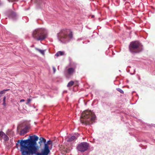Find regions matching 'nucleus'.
Listing matches in <instances>:
<instances>
[{
    "label": "nucleus",
    "instance_id": "4",
    "mask_svg": "<svg viewBox=\"0 0 155 155\" xmlns=\"http://www.w3.org/2000/svg\"><path fill=\"white\" fill-rule=\"evenodd\" d=\"M58 36L61 40L68 41L73 38L72 32L69 30H62L58 34Z\"/></svg>",
    "mask_w": 155,
    "mask_h": 155
},
{
    "label": "nucleus",
    "instance_id": "23",
    "mask_svg": "<svg viewBox=\"0 0 155 155\" xmlns=\"http://www.w3.org/2000/svg\"><path fill=\"white\" fill-rule=\"evenodd\" d=\"M5 99H6V97H5V96L3 98V102H5Z\"/></svg>",
    "mask_w": 155,
    "mask_h": 155
},
{
    "label": "nucleus",
    "instance_id": "2",
    "mask_svg": "<svg viewBox=\"0 0 155 155\" xmlns=\"http://www.w3.org/2000/svg\"><path fill=\"white\" fill-rule=\"evenodd\" d=\"M95 117L94 113L91 111H85L81 114V122L85 125H90L94 122Z\"/></svg>",
    "mask_w": 155,
    "mask_h": 155
},
{
    "label": "nucleus",
    "instance_id": "18",
    "mask_svg": "<svg viewBox=\"0 0 155 155\" xmlns=\"http://www.w3.org/2000/svg\"><path fill=\"white\" fill-rule=\"evenodd\" d=\"M8 90V89H6L5 90H2V91H0V97H1L2 94H4L5 91H7Z\"/></svg>",
    "mask_w": 155,
    "mask_h": 155
},
{
    "label": "nucleus",
    "instance_id": "16",
    "mask_svg": "<svg viewBox=\"0 0 155 155\" xmlns=\"http://www.w3.org/2000/svg\"><path fill=\"white\" fill-rule=\"evenodd\" d=\"M74 82L73 81H71L69 82L67 85V86L68 87H71L74 84Z\"/></svg>",
    "mask_w": 155,
    "mask_h": 155
},
{
    "label": "nucleus",
    "instance_id": "10",
    "mask_svg": "<svg viewBox=\"0 0 155 155\" xmlns=\"http://www.w3.org/2000/svg\"><path fill=\"white\" fill-rule=\"evenodd\" d=\"M37 148L38 147L36 146V145L33 148L34 150L35 151V153L33 154V155L34 154H36V155H48L49 153H46V154H44V151L43 150H41V153H40L37 152Z\"/></svg>",
    "mask_w": 155,
    "mask_h": 155
},
{
    "label": "nucleus",
    "instance_id": "9",
    "mask_svg": "<svg viewBox=\"0 0 155 155\" xmlns=\"http://www.w3.org/2000/svg\"><path fill=\"white\" fill-rule=\"evenodd\" d=\"M2 139L6 141L9 140V138L2 131H0V140H2Z\"/></svg>",
    "mask_w": 155,
    "mask_h": 155
},
{
    "label": "nucleus",
    "instance_id": "24",
    "mask_svg": "<svg viewBox=\"0 0 155 155\" xmlns=\"http://www.w3.org/2000/svg\"><path fill=\"white\" fill-rule=\"evenodd\" d=\"M24 101H25V100L23 99H21L20 101V102H24Z\"/></svg>",
    "mask_w": 155,
    "mask_h": 155
},
{
    "label": "nucleus",
    "instance_id": "12",
    "mask_svg": "<svg viewBox=\"0 0 155 155\" xmlns=\"http://www.w3.org/2000/svg\"><path fill=\"white\" fill-rule=\"evenodd\" d=\"M40 141L38 142V143L40 144V147H41L42 143H43L45 144L46 142V140L43 137H41L39 138Z\"/></svg>",
    "mask_w": 155,
    "mask_h": 155
},
{
    "label": "nucleus",
    "instance_id": "8",
    "mask_svg": "<svg viewBox=\"0 0 155 155\" xmlns=\"http://www.w3.org/2000/svg\"><path fill=\"white\" fill-rule=\"evenodd\" d=\"M52 141L50 140H48L47 142H45L44 145L43 149L41 150L44 151V154H46V153H50V150L48 145H51L52 147Z\"/></svg>",
    "mask_w": 155,
    "mask_h": 155
},
{
    "label": "nucleus",
    "instance_id": "25",
    "mask_svg": "<svg viewBox=\"0 0 155 155\" xmlns=\"http://www.w3.org/2000/svg\"><path fill=\"white\" fill-rule=\"evenodd\" d=\"M3 105H5V102H3Z\"/></svg>",
    "mask_w": 155,
    "mask_h": 155
},
{
    "label": "nucleus",
    "instance_id": "21",
    "mask_svg": "<svg viewBox=\"0 0 155 155\" xmlns=\"http://www.w3.org/2000/svg\"><path fill=\"white\" fill-rule=\"evenodd\" d=\"M8 1L9 2H15V1H17L18 0H8Z\"/></svg>",
    "mask_w": 155,
    "mask_h": 155
},
{
    "label": "nucleus",
    "instance_id": "17",
    "mask_svg": "<svg viewBox=\"0 0 155 155\" xmlns=\"http://www.w3.org/2000/svg\"><path fill=\"white\" fill-rule=\"evenodd\" d=\"M35 49L37 51H38L41 54L44 55L45 54V52L44 50H41V49H40L38 48H35Z\"/></svg>",
    "mask_w": 155,
    "mask_h": 155
},
{
    "label": "nucleus",
    "instance_id": "3",
    "mask_svg": "<svg viewBox=\"0 0 155 155\" xmlns=\"http://www.w3.org/2000/svg\"><path fill=\"white\" fill-rule=\"evenodd\" d=\"M32 37L37 41H42L47 37L46 30L43 28H38L33 31Z\"/></svg>",
    "mask_w": 155,
    "mask_h": 155
},
{
    "label": "nucleus",
    "instance_id": "20",
    "mask_svg": "<svg viewBox=\"0 0 155 155\" xmlns=\"http://www.w3.org/2000/svg\"><path fill=\"white\" fill-rule=\"evenodd\" d=\"M31 99H28L27 100V102L26 103V104H28L29 103L31 102Z\"/></svg>",
    "mask_w": 155,
    "mask_h": 155
},
{
    "label": "nucleus",
    "instance_id": "15",
    "mask_svg": "<svg viewBox=\"0 0 155 155\" xmlns=\"http://www.w3.org/2000/svg\"><path fill=\"white\" fill-rule=\"evenodd\" d=\"M76 137L75 136H73L69 137L67 140L68 142L72 141L76 139Z\"/></svg>",
    "mask_w": 155,
    "mask_h": 155
},
{
    "label": "nucleus",
    "instance_id": "7",
    "mask_svg": "<svg viewBox=\"0 0 155 155\" xmlns=\"http://www.w3.org/2000/svg\"><path fill=\"white\" fill-rule=\"evenodd\" d=\"M6 15L9 19L13 20H16L18 18L17 14L11 9L9 10L6 12Z\"/></svg>",
    "mask_w": 155,
    "mask_h": 155
},
{
    "label": "nucleus",
    "instance_id": "22",
    "mask_svg": "<svg viewBox=\"0 0 155 155\" xmlns=\"http://www.w3.org/2000/svg\"><path fill=\"white\" fill-rule=\"evenodd\" d=\"M52 68L53 70L54 73L56 71V69L54 67H53Z\"/></svg>",
    "mask_w": 155,
    "mask_h": 155
},
{
    "label": "nucleus",
    "instance_id": "13",
    "mask_svg": "<svg viewBox=\"0 0 155 155\" xmlns=\"http://www.w3.org/2000/svg\"><path fill=\"white\" fill-rule=\"evenodd\" d=\"M27 133V129L26 128H25L20 131V135H24L25 134H26Z\"/></svg>",
    "mask_w": 155,
    "mask_h": 155
},
{
    "label": "nucleus",
    "instance_id": "19",
    "mask_svg": "<svg viewBox=\"0 0 155 155\" xmlns=\"http://www.w3.org/2000/svg\"><path fill=\"white\" fill-rule=\"evenodd\" d=\"M116 90L118 91L119 92H120L121 93H122V94H124V91L122 89H121L120 88H117Z\"/></svg>",
    "mask_w": 155,
    "mask_h": 155
},
{
    "label": "nucleus",
    "instance_id": "6",
    "mask_svg": "<svg viewBox=\"0 0 155 155\" xmlns=\"http://www.w3.org/2000/svg\"><path fill=\"white\" fill-rule=\"evenodd\" d=\"M89 144L86 142H83L78 144L77 147L78 150L83 152L86 151L88 149Z\"/></svg>",
    "mask_w": 155,
    "mask_h": 155
},
{
    "label": "nucleus",
    "instance_id": "1",
    "mask_svg": "<svg viewBox=\"0 0 155 155\" xmlns=\"http://www.w3.org/2000/svg\"><path fill=\"white\" fill-rule=\"evenodd\" d=\"M38 139V137L34 135L29 136V138L26 140H19L16 143V147L18 149L19 143L22 155H33L35 152L33 148L37 145Z\"/></svg>",
    "mask_w": 155,
    "mask_h": 155
},
{
    "label": "nucleus",
    "instance_id": "5",
    "mask_svg": "<svg viewBox=\"0 0 155 155\" xmlns=\"http://www.w3.org/2000/svg\"><path fill=\"white\" fill-rule=\"evenodd\" d=\"M130 52L132 53H138L141 51L142 49V45L138 41H133L129 46Z\"/></svg>",
    "mask_w": 155,
    "mask_h": 155
},
{
    "label": "nucleus",
    "instance_id": "11",
    "mask_svg": "<svg viewBox=\"0 0 155 155\" xmlns=\"http://www.w3.org/2000/svg\"><path fill=\"white\" fill-rule=\"evenodd\" d=\"M75 72V68H69L67 70V73L68 75H71Z\"/></svg>",
    "mask_w": 155,
    "mask_h": 155
},
{
    "label": "nucleus",
    "instance_id": "14",
    "mask_svg": "<svg viewBox=\"0 0 155 155\" xmlns=\"http://www.w3.org/2000/svg\"><path fill=\"white\" fill-rule=\"evenodd\" d=\"M64 53L63 51H59L55 54V56L57 57L62 56L64 55Z\"/></svg>",
    "mask_w": 155,
    "mask_h": 155
}]
</instances>
